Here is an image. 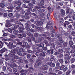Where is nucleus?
<instances>
[{"label": "nucleus", "mask_w": 75, "mask_h": 75, "mask_svg": "<svg viewBox=\"0 0 75 75\" xmlns=\"http://www.w3.org/2000/svg\"><path fill=\"white\" fill-rule=\"evenodd\" d=\"M19 27V25H17L16 26H14V28H15V29H16V28H17V27Z\"/></svg>", "instance_id": "47"}, {"label": "nucleus", "mask_w": 75, "mask_h": 75, "mask_svg": "<svg viewBox=\"0 0 75 75\" xmlns=\"http://www.w3.org/2000/svg\"><path fill=\"white\" fill-rule=\"evenodd\" d=\"M55 65L54 63H52L50 65L51 67H55Z\"/></svg>", "instance_id": "32"}, {"label": "nucleus", "mask_w": 75, "mask_h": 75, "mask_svg": "<svg viewBox=\"0 0 75 75\" xmlns=\"http://www.w3.org/2000/svg\"><path fill=\"white\" fill-rule=\"evenodd\" d=\"M8 16L9 17H11V16H13V14L12 13H8Z\"/></svg>", "instance_id": "28"}, {"label": "nucleus", "mask_w": 75, "mask_h": 75, "mask_svg": "<svg viewBox=\"0 0 75 75\" xmlns=\"http://www.w3.org/2000/svg\"><path fill=\"white\" fill-rule=\"evenodd\" d=\"M15 52H16V49L12 50L11 51V53H10L9 54V55L11 57H13V55H15V53H15Z\"/></svg>", "instance_id": "2"}, {"label": "nucleus", "mask_w": 75, "mask_h": 75, "mask_svg": "<svg viewBox=\"0 0 75 75\" xmlns=\"http://www.w3.org/2000/svg\"><path fill=\"white\" fill-rule=\"evenodd\" d=\"M28 45V43L27 42H23V47L24 48L25 47Z\"/></svg>", "instance_id": "8"}, {"label": "nucleus", "mask_w": 75, "mask_h": 75, "mask_svg": "<svg viewBox=\"0 0 75 75\" xmlns=\"http://www.w3.org/2000/svg\"><path fill=\"white\" fill-rule=\"evenodd\" d=\"M54 57L53 56H51V58L50 60L51 61H53L54 60Z\"/></svg>", "instance_id": "30"}, {"label": "nucleus", "mask_w": 75, "mask_h": 75, "mask_svg": "<svg viewBox=\"0 0 75 75\" xmlns=\"http://www.w3.org/2000/svg\"><path fill=\"white\" fill-rule=\"evenodd\" d=\"M6 26L7 27H9L11 26V25L10 24L9 22H7L6 23Z\"/></svg>", "instance_id": "12"}, {"label": "nucleus", "mask_w": 75, "mask_h": 75, "mask_svg": "<svg viewBox=\"0 0 75 75\" xmlns=\"http://www.w3.org/2000/svg\"><path fill=\"white\" fill-rule=\"evenodd\" d=\"M61 12L62 14L63 15H65V11L63 9H61Z\"/></svg>", "instance_id": "9"}, {"label": "nucleus", "mask_w": 75, "mask_h": 75, "mask_svg": "<svg viewBox=\"0 0 75 75\" xmlns=\"http://www.w3.org/2000/svg\"><path fill=\"white\" fill-rule=\"evenodd\" d=\"M18 33V31L17 30H14L13 31V33L14 34H17Z\"/></svg>", "instance_id": "29"}, {"label": "nucleus", "mask_w": 75, "mask_h": 75, "mask_svg": "<svg viewBox=\"0 0 75 75\" xmlns=\"http://www.w3.org/2000/svg\"><path fill=\"white\" fill-rule=\"evenodd\" d=\"M13 45V42H10L8 45L9 47H11Z\"/></svg>", "instance_id": "15"}, {"label": "nucleus", "mask_w": 75, "mask_h": 75, "mask_svg": "<svg viewBox=\"0 0 75 75\" xmlns=\"http://www.w3.org/2000/svg\"><path fill=\"white\" fill-rule=\"evenodd\" d=\"M63 57V54H60L59 56V58H61V57Z\"/></svg>", "instance_id": "50"}, {"label": "nucleus", "mask_w": 75, "mask_h": 75, "mask_svg": "<svg viewBox=\"0 0 75 75\" xmlns=\"http://www.w3.org/2000/svg\"><path fill=\"white\" fill-rule=\"evenodd\" d=\"M22 37H26V35L25 33H24L22 34Z\"/></svg>", "instance_id": "46"}, {"label": "nucleus", "mask_w": 75, "mask_h": 75, "mask_svg": "<svg viewBox=\"0 0 75 75\" xmlns=\"http://www.w3.org/2000/svg\"><path fill=\"white\" fill-rule=\"evenodd\" d=\"M64 52V50L62 49H59L57 51V54H60Z\"/></svg>", "instance_id": "7"}, {"label": "nucleus", "mask_w": 75, "mask_h": 75, "mask_svg": "<svg viewBox=\"0 0 75 75\" xmlns=\"http://www.w3.org/2000/svg\"><path fill=\"white\" fill-rule=\"evenodd\" d=\"M45 53L44 52L40 54L41 56H42V57L45 56Z\"/></svg>", "instance_id": "23"}, {"label": "nucleus", "mask_w": 75, "mask_h": 75, "mask_svg": "<svg viewBox=\"0 0 75 75\" xmlns=\"http://www.w3.org/2000/svg\"><path fill=\"white\" fill-rule=\"evenodd\" d=\"M31 10L32 11L34 12V11H35V8L34 7H33L31 8Z\"/></svg>", "instance_id": "20"}, {"label": "nucleus", "mask_w": 75, "mask_h": 75, "mask_svg": "<svg viewBox=\"0 0 75 75\" xmlns=\"http://www.w3.org/2000/svg\"><path fill=\"white\" fill-rule=\"evenodd\" d=\"M16 44L17 45H21V44H22V43L21 42H19L18 43Z\"/></svg>", "instance_id": "57"}, {"label": "nucleus", "mask_w": 75, "mask_h": 75, "mask_svg": "<svg viewBox=\"0 0 75 75\" xmlns=\"http://www.w3.org/2000/svg\"><path fill=\"white\" fill-rule=\"evenodd\" d=\"M7 16V13H5L4 14L3 17H6Z\"/></svg>", "instance_id": "33"}, {"label": "nucleus", "mask_w": 75, "mask_h": 75, "mask_svg": "<svg viewBox=\"0 0 75 75\" xmlns=\"http://www.w3.org/2000/svg\"><path fill=\"white\" fill-rule=\"evenodd\" d=\"M75 59H72L71 60V62L72 63H73V62H75Z\"/></svg>", "instance_id": "35"}, {"label": "nucleus", "mask_w": 75, "mask_h": 75, "mask_svg": "<svg viewBox=\"0 0 75 75\" xmlns=\"http://www.w3.org/2000/svg\"><path fill=\"white\" fill-rule=\"evenodd\" d=\"M35 9H36V10H38V9H39V7L38 6H35Z\"/></svg>", "instance_id": "62"}, {"label": "nucleus", "mask_w": 75, "mask_h": 75, "mask_svg": "<svg viewBox=\"0 0 75 75\" xmlns=\"http://www.w3.org/2000/svg\"><path fill=\"white\" fill-rule=\"evenodd\" d=\"M25 14L26 16H24V17H23V18H25V19H28L29 18H30L28 16H27L26 15H27L28 14L27 13H25Z\"/></svg>", "instance_id": "10"}, {"label": "nucleus", "mask_w": 75, "mask_h": 75, "mask_svg": "<svg viewBox=\"0 0 75 75\" xmlns=\"http://www.w3.org/2000/svg\"><path fill=\"white\" fill-rule=\"evenodd\" d=\"M40 64H42V62H41L40 61H38V60H37L36 62L35 63V65L39 66V65H40Z\"/></svg>", "instance_id": "6"}, {"label": "nucleus", "mask_w": 75, "mask_h": 75, "mask_svg": "<svg viewBox=\"0 0 75 75\" xmlns=\"http://www.w3.org/2000/svg\"><path fill=\"white\" fill-rule=\"evenodd\" d=\"M75 50H71L70 52L71 53H74L75 52Z\"/></svg>", "instance_id": "40"}, {"label": "nucleus", "mask_w": 75, "mask_h": 75, "mask_svg": "<svg viewBox=\"0 0 75 75\" xmlns=\"http://www.w3.org/2000/svg\"><path fill=\"white\" fill-rule=\"evenodd\" d=\"M30 48V46H28L26 47V48L27 49V50H28V49Z\"/></svg>", "instance_id": "48"}, {"label": "nucleus", "mask_w": 75, "mask_h": 75, "mask_svg": "<svg viewBox=\"0 0 75 75\" xmlns=\"http://www.w3.org/2000/svg\"><path fill=\"white\" fill-rule=\"evenodd\" d=\"M70 72H70V71L69 70L66 73V75H69V74L70 73Z\"/></svg>", "instance_id": "38"}, {"label": "nucleus", "mask_w": 75, "mask_h": 75, "mask_svg": "<svg viewBox=\"0 0 75 75\" xmlns=\"http://www.w3.org/2000/svg\"><path fill=\"white\" fill-rule=\"evenodd\" d=\"M28 6H30V7H31L32 6H33V5L32 4H28Z\"/></svg>", "instance_id": "42"}, {"label": "nucleus", "mask_w": 75, "mask_h": 75, "mask_svg": "<svg viewBox=\"0 0 75 75\" xmlns=\"http://www.w3.org/2000/svg\"><path fill=\"white\" fill-rule=\"evenodd\" d=\"M0 75H6V74H4V73L3 72H1L0 73Z\"/></svg>", "instance_id": "49"}, {"label": "nucleus", "mask_w": 75, "mask_h": 75, "mask_svg": "<svg viewBox=\"0 0 75 75\" xmlns=\"http://www.w3.org/2000/svg\"><path fill=\"white\" fill-rule=\"evenodd\" d=\"M32 40V41H34L35 40V38L34 37H31Z\"/></svg>", "instance_id": "56"}, {"label": "nucleus", "mask_w": 75, "mask_h": 75, "mask_svg": "<svg viewBox=\"0 0 75 75\" xmlns=\"http://www.w3.org/2000/svg\"><path fill=\"white\" fill-rule=\"evenodd\" d=\"M23 7H25V8H27V6H26V5H25V4H23Z\"/></svg>", "instance_id": "59"}, {"label": "nucleus", "mask_w": 75, "mask_h": 75, "mask_svg": "<svg viewBox=\"0 0 75 75\" xmlns=\"http://www.w3.org/2000/svg\"><path fill=\"white\" fill-rule=\"evenodd\" d=\"M32 27H33V28H35V25L34 24H33L32 25Z\"/></svg>", "instance_id": "51"}, {"label": "nucleus", "mask_w": 75, "mask_h": 75, "mask_svg": "<svg viewBox=\"0 0 75 75\" xmlns=\"http://www.w3.org/2000/svg\"><path fill=\"white\" fill-rule=\"evenodd\" d=\"M25 28L27 30H28V31L30 30V28H29V27L28 26H26Z\"/></svg>", "instance_id": "39"}, {"label": "nucleus", "mask_w": 75, "mask_h": 75, "mask_svg": "<svg viewBox=\"0 0 75 75\" xmlns=\"http://www.w3.org/2000/svg\"><path fill=\"white\" fill-rule=\"evenodd\" d=\"M57 37L59 39V41L57 42L58 44V45H61V43H62L63 42H64V40L62 39V34H58L57 35Z\"/></svg>", "instance_id": "1"}, {"label": "nucleus", "mask_w": 75, "mask_h": 75, "mask_svg": "<svg viewBox=\"0 0 75 75\" xmlns=\"http://www.w3.org/2000/svg\"><path fill=\"white\" fill-rule=\"evenodd\" d=\"M69 43L70 44V46H72V45H74V42L72 41H70L69 42Z\"/></svg>", "instance_id": "14"}, {"label": "nucleus", "mask_w": 75, "mask_h": 75, "mask_svg": "<svg viewBox=\"0 0 75 75\" xmlns=\"http://www.w3.org/2000/svg\"><path fill=\"white\" fill-rule=\"evenodd\" d=\"M7 48H3L2 49H1V50L0 51V53L2 54L3 52H6V51H7Z\"/></svg>", "instance_id": "5"}, {"label": "nucleus", "mask_w": 75, "mask_h": 75, "mask_svg": "<svg viewBox=\"0 0 75 75\" xmlns=\"http://www.w3.org/2000/svg\"><path fill=\"white\" fill-rule=\"evenodd\" d=\"M27 35H29V36H33V35L32 34H31V33L27 32Z\"/></svg>", "instance_id": "19"}, {"label": "nucleus", "mask_w": 75, "mask_h": 75, "mask_svg": "<svg viewBox=\"0 0 75 75\" xmlns=\"http://www.w3.org/2000/svg\"><path fill=\"white\" fill-rule=\"evenodd\" d=\"M34 35L35 37H37L39 35V34L36 33L34 34Z\"/></svg>", "instance_id": "24"}, {"label": "nucleus", "mask_w": 75, "mask_h": 75, "mask_svg": "<svg viewBox=\"0 0 75 75\" xmlns=\"http://www.w3.org/2000/svg\"><path fill=\"white\" fill-rule=\"evenodd\" d=\"M47 66L45 65L44 66H43L42 67H41L40 68V69L41 70H47Z\"/></svg>", "instance_id": "3"}, {"label": "nucleus", "mask_w": 75, "mask_h": 75, "mask_svg": "<svg viewBox=\"0 0 75 75\" xmlns=\"http://www.w3.org/2000/svg\"><path fill=\"white\" fill-rule=\"evenodd\" d=\"M43 50L45 51V50H47V47H43Z\"/></svg>", "instance_id": "61"}, {"label": "nucleus", "mask_w": 75, "mask_h": 75, "mask_svg": "<svg viewBox=\"0 0 75 75\" xmlns=\"http://www.w3.org/2000/svg\"><path fill=\"white\" fill-rule=\"evenodd\" d=\"M42 29V28L38 27L36 28V30H41Z\"/></svg>", "instance_id": "31"}, {"label": "nucleus", "mask_w": 75, "mask_h": 75, "mask_svg": "<svg viewBox=\"0 0 75 75\" xmlns=\"http://www.w3.org/2000/svg\"><path fill=\"white\" fill-rule=\"evenodd\" d=\"M14 59H17L18 58V57H17V56H15L14 57Z\"/></svg>", "instance_id": "37"}, {"label": "nucleus", "mask_w": 75, "mask_h": 75, "mask_svg": "<svg viewBox=\"0 0 75 75\" xmlns=\"http://www.w3.org/2000/svg\"><path fill=\"white\" fill-rule=\"evenodd\" d=\"M33 60H34V59H33V58H30L29 59V61L30 62H32V61H33Z\"/></svg>", "instance_id": "41"}, {"label": "nucleus", "mask_w": 75, "mask_h": 75, "mask_svg": "<svg viewBox=\"0 0 75 75\" xmlns=\"http://www.w3.org/2000/svg\"><path fill=\"white\" fill-rule=\"evenodd\" d=\"M67 70H68V68L66 67L64 69L63 71L64 72H65V71Z\"/></svg>", "instance_id": "34"}, {"label": "nucleus", "mask_w": 75, "mask_h": 75, "mask_svg": "<svg viewBox=\"0 0 75 75\" xmlns=\"http://www.w3.org/2000/svg\"><path fill=\"white\" fill-rule=\"evenodd\" d=\"M44 46V44L42 43L40 44V47H43Z\"/></svg>", "instance_id": "58"}, {"label": "nucleus", "mask_w": 75, "mask_h": 75, "mask_svg": "<svg viewBox=\"0 0 75 75\" xmlns=\"http://www.w3.org/2000/svg\"><path fill=\"white\" fill-rule=\"evenodd\" d=\"M5 5H4V4H3V3H1L0 4V7H2V8H3V7H4Z\"/></svg>", "instance_id": "18"}, {"label": "nucleus", "mask_w": 75, "mask_h": 75, "mask_svg": "<svg viewBox=\"0 0 75 75\" xmlns=\"http://www.w3.org/2000/svg\"><path fill=\"white\" fill-rule=\"evenodd\" d=\"M20 52H24V50L23 48H21L19 49Z\"/></svg>", "instance_id": "16"}, {"label": "nucleus", "mask_w": 75, "mask_h": 75, "mask_svg": "<svg viewBox=\"0 0 75 75\" xmlns=\"http://www.w3.org/2000/svg\"><path fill=\"white\" fill-rule=\"evenodd\" d=\"M30 57H31V54H27V58H30Z\"/></svg>", "instance_id": "44"}, {"label": "nucleus", "mask_w": 75, "mask_h": 75, "mask_svg": "<svg viewBox=\"0 0 75 75\" xmlns=\"http://www.w3.org/2000/svg\"><path fill=\"white\" fill-rule=\"evenodd\" d=\"M13 71L14 72H16L17 71V70L15 68H13Z\"/></svg>", "instance_id": "25"}, {"label": "nucleus", "mask_w": 75, "mask_h": 75, "mask_svg": "<svg viewBox=\"0 0 75 75\" xmlns=\"http://www.w3.org/2000/svg\"><path fill=\"white\" fill-rule=\"evenodd\" d=\"M65 24H67V25H68V24H69V22L67 21H66L65 22Z\"/></svg>", "instance_id": "45"}, {"label": "nucleus", "mask_w": 75, "mask_h": 75, "mask_svg": "<svg viewBox=\"0 0 75 75\" xmlns=\"http://www.w3.org/2000/svg\"><path fill=\"white\" fill-rule=\"evenodd\" d=\"M7 69L9 71H10V72H12V69L9 67H8L7 68Z\"/></svg>", "instance_id": "17"}, {"label": "nucleus", "mask_w": 75, "mask_h": 75, "mask_svg": "<svg viewBox=\"0 0 75 75\" xmlns=\"http://www.w3.org/2000/svg\"><path fill=\"white\" fill-rule=\"evenodd\" d=\"M64 55L65 57H68V58L69 59L71 58V56H69L70 55V54L69 53L65 54Z\"/></svg>", "instance_id": "11"}, {"label": "nucleus", "mask_w": 75, "mask_h": 75, "mask_svg": "<svg viewBox=\"0 0 75 75\" xmlns=\"http://www.w3.org/2000/svg\"><path fill=\"white\" fill-rule=\"evenodd\" d=\"M68 28H72V25H70L68 26Z\"/></svg>", "instance_id": "63"}, {"label": "nucleus", "mask_w": 75, "mask_h": 75, "mask_svg": "<svg viewBox=\"0 0 75 75\" xmlns=\"http://www.w3.org/2000/svg\"><path fill=\"white\" fill-rule=\"evenodd\" d=\"M59 62L61 63L62 62H63V60L61 59H60L59 60Z\"/></svg>", "instance_id": "52"}, {"label": "nucleus", "mask_w": 75, "mask_h": 75, "mask_svg": "<svg viewBox=\"0 0 75 75\" xmlns=\"http://www.w3.org/2000/svg\"><path fill=\"white\" fill-rule=\"evenodd\" d=\"M64 67H65V66L64 65H62L60 67V69H61V70H62V69H64Z\"/></svg>", "instance_id": "21"}, {"label": "nucleus", "mask_w": 75, "mask_h": 75, "mask_svg": "<svg viewBox=\"0 0 75 75\" xmlns=\"http://www.w3.org/2000/svg\"><path fill=\"white\" fill-rule=\"evenodd\" d=\"M72 35H75V32L74 31H72L71 33Z\"/></svg>", "instance_id": "36"}, {"label": "nucleus", "mask_w": 75, "mask_h": 75, "mask_svg": "<svg viewBox=\"0 0 75 75\" xmlns=\"http://www.w3.org/2000/svg\"><path fill=\"white\" fill-rule=\"evenodd\" d=\"M27 52L29 53H31V52H32V51L30 50H27Z\"/></svg>", "instance_id": "43"}, {"label": "nucleus", "mask_w": 75, "mask_h": 75, "mask_svg": "<svg viewBox=\"0 0 75 75\" xmlns=\"http://www.w3.org/2000/svg\"><path fill=\"white\" fill-rule=\"evenodd\" d=\"M51 24H52V22L51 21H49V23L47 24L48 25H51Z\"/></svg>", "instance_id": "55"}, {"label": "nucleus", "mask_w": 75, "mask_h": 75, "mask_svg": "<svg viewBox=\"0 0 75 75\" xmlns=\"http://www.w3.org/2000/svg\"><path fill=\"white\" fill-rule=\"evenodd\" d=\"M58 74L59 75H61V74H62V71H60L58 72Z\"/></svg>", "instance_id": "60"}, {"label": "nucleus", "mask_w": 75, "mask_h": 75, "mask_svg": "<svg viewBox=\"0 0 75 75\" xmlns=\"http://www.w3.org/2000/svg\"><path fill=\"white\" fill-rule=\"evenodd\" d=\"M68 45V43L67 42H64L63 45V47H67Z\"/></svg>", "instance_id": "13"}, {"label": "nucleus", "mask_w": 75, "mask_h": 75, "mask_svg": "<svg viewBox=\"0 0 75 75\" xmlns=\"http://www.w3.org/2000/svg\"><path fill=\"white\" fill-rule=\"evenodd\" d=\"M71 67L72 68H75V65H72L71 66Z\"/></svg>", "instance_id": "64"}, {"label": "nucleus", "mask_w": 75, "mask_h": 75, "mask_svg": "<svg viewBox=\"0 0 75 75\" xmlns=\"http://www.w3.org/2000/svg\"><path fill=\"white\" fill-rule=\"evenodd\" d=\"M39 11H40V12L41 13V12H44V10L42 9V8L39 9Z\"/></svg>", "instance_id": "26"}, {"label": "nucleus", "mask_w": 75, "mask_h": 75, "mask_svg": "<svg viewBox=\"0 0 75 75\" xmlns=\"http://www.w3.org/2000/svg\"><path fill=\"white\" fill-rule=\"evenodd\" d=\"M36 23L37 25L39 26V25H42V22L40 21H36Z\"/></svg>", "instance_id": "4"}, {"label": "nucleus", "mask_w": 75, "mask_h": 75, "mask_svg": "<svg viewBox=\"0 0 75 75\" xmlns=\"http://www.w3.org/2000/svg\"><path fill=\"white\" fill-rule=\"evenodd\" d=\"M18 35L19 36H20V37H19V38H23V35H22L21 34H18Z\"/></svg>", "instance_id": "27"}, {"label": "nucleus", "mask_w": 75, "mask_h": 75, "mask_svg": "<svg viewBox=\"0 0 75 75\" xmlns=\"http://www.w3.org/2000/svg\"><path fill=\"white\" fill-rule=\"evenodd\" d=\"M16 24H20V21H18L16 22H15Z\"/></svg>", "instance_id": "53"}, {"label": "nucleus", "mask_w": 75, "mask_h": 75, "mask_svg": "<svg viewBox=\"0 0 75 75\" xmlns=\"http://www.w3.org/2000/svg\"><path fill=\"white\" fill-rule=\"evenodd\" d=\"M59 5H60V6H62L63 5V4H62V3H59Z\"/></svg>", "instance_id": "54"}, {"label": "nucleus", "mask_w": 75, "mask_h": 75, "mask_svg": "<svg viewBox=\"0 0 75 75\" xmlns=\"http://www.w3.org/2000/svg\"><path fill=\"white\" fill-rule=\"evenodd\" d=\"M17 10H20L21 9V8L20 6H18L16 7Z\"/></svg>", "instance_id": "22"}]
</instances>
